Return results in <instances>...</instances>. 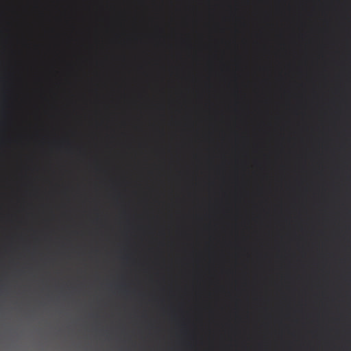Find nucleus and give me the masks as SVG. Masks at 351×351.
<instances>
[{
    "label": "nucleus",
    "mask_w": 351,
    "mask_h": 351,
    "mask_svg": "<svg viewBox=\"0 0 351 351\" xmlns=\"http://www.w3.org/2000/svg\"><path fill=\"white\" fill-rule=\"evenodd\" d=\"M114 285H338V284H115Z\"/></svg>",
    "instance_id": "f257e3e1"
},
{
    "label": "nucleus",
    "mask_w": 351,
    "mask_h": 351,
    "mask_svg": "<svg viewBox=\"0 0 351 351\" xmlns=\"http://www.w3.org/2000/svg\"><path fill=\"white\" fill-rule=\"evenodd\" d=\"M184 288H210L211 287H184ZM217 288H226V287H216ZM233 288V287H230ZM242 287H234V288H241Z\"/></svg>",
    "instance_id": "f03ea898"
}]
</instances>
